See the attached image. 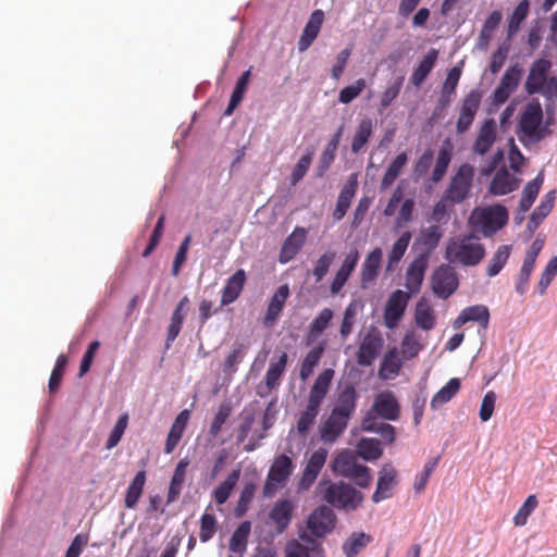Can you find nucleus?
Instances as JSON below:
<instances>
[{"instance_id": "nucleus-1", "label": "nucleus", "mask_w": 557, "mask_h": 557, "mask_svg": "<svg viewBox=\"0 0 557 557\" xmlns=\"http://www.w3.org/2000/svg\"><path fill=\"white\" fill-rule=\"evenodd\" d=\"M334 377V370L324 369L315 379L311 386L307 399V405L302 409L297 419L296 429L300 437H306L310 429L315 423V420L320 413L321 405L324 401L332 380Z\"/></svg>"}, {"instance_id": "nucleus-2", "label": "nucleus", "mask_w": 557, "mask_h": 557, "mask_svg": "<svg viewBox=\"0 0 557 557\" xmlns=\"http://www.w3.org/2000/svg\"><path fill=\"white\" fill-rule=\"evenodd\" d=\"M485 257L483 244L474 240L472 235L451 237L446 245L445 259L450 264L474 267Z\"/></svg>"}, {"instance_id": "nucleus-3", "label": "nucleus", "mask_w": 557, "mask_h": 557, "mask_svg": "<svg viewBox=\"0 0 557 557\" xmlns=\"http://www.w3.org/2000/svg\"><path fill=\"white\" fill-rule=\"evenodd\" d=\"M318 488L322 499L339 510L354 511L363 502L362 493L345 482L321 481Z\"/></svg>"}, {"instance_id": "nucleus-4", "label": "nucleus", "mask_w": 557, "mask_h": 557, "mask_svg": "<svg viewBox=\"0 0 557 557\" xmlns=\"http://www.w3.org/2000/svg\"><path fill=\"white\" fill-rule=\"evenodd\" d=\"M542 123L543 110L541 103L539 101L529 102L521 112L517 125L518 139L524 146L541 141L547 134Z\"/></svg>"}, {"instance_id": "nucleus-5", "label": "nucleus", "mask_w": 557, "mask_h": 557, "mask_svg": "<svg viewBox=\"0 0 557 557\" xmlns=\"http://www.w3.org/2000/svg\"><path fill=\"white\" fill-rule=\"evenodd\" d=\"M474 231L484 237H491L508 223V211L503 205L475 208L469 219Z\"/></svg>"}, {"instance_id": "nucleus-6", "label": "nucleus", "mask_w": 557, "mask_h": 557, "mask_svg": "<svg viewBox=\"0 0 557 557\" xmlns=\"http://www.w3.org/2000/svg\"><path fill=\"white\" fill-rule=\"evenodd\" d=\"M473 177V166L469 163L461 164L450 178V182L443 195H445L446 198H449L453 203H461L470 194Z\"/></svg>"}, {"instance_id": "nucleus-7", "label": "nucleus", "mask_w": 557, "mask_h": 557, "mask_svg": "<svg viewBox=\"0 0 557 557\" xmlns=\"http://www.w3.org/2000/svg\"><path fill=\"white\" fill-rule=\"evenodd\" d=\"M294 469L293 460L286 455H278L275 457L263 486V495L272 497L278 487L283 485Z\"/></svg>"}, {"instance_id": "nucleus-8", "label": "nucleus", "mask_w": 557, "mask_h": 557, "mask_svg": "<svg viewBox=\"0 0 557 557\" xmlns=\"http://www.w3.org/2000/svg\"><path fill=\"white\" fill-rule=\"evenodd\" d=\"M431 286L437 297L447 299L459 286L455 269L449 264L440 265L431 276Z\"/></svg>"}, {"instance_id": "nucleus-9", "label": "nucleus", "mask_w": 557, "mask_h": 557, "mask_svg": "<svg viewBox=\"0 0 557 557\" xmlns=\"http://www.w3.org/2000/svg\"><path fill=\"white\" fill-rule=\"evenodd\" d=\"M481 100L482 95L478 89H473L465 96L456 123L457 134L461 135L470 129L479 111Z\"/></svg>"}, {"instance_id": "nucleus-10", "label": "nucleus", "mask_w": 557, "mask_h": 557, "mask_svg": "<svg viewBox=\"0 0 557 557\" xmlns=\"http://www.w3.org/2000/svg\"><path fill=\"white\" fill-rule=\"evenodd\" d=\"M336 522V516L330 507L322 505L315 508L307 520V528L317 537L330 533Z\"/></svg>"}, {"instance_id": "nucleus-11", "label": "nucleus", "mask_w": 557, "mask_h": 557, "mask_svg": "<svg viewBox=\"0 0 557 557\" xmlns=\"http://www.w3.org/2000/svg\"><path fill=\"white\" fill-rule=\"evenodd\" d=\"M384 345L382 335L379 332H368L357 351V363L361 367H370L379 357Z\"/></svg>"}, {"instance_id": "nucleus-12", "label": "nucleus", "mask_w": 557, "mask_h": 557, "mask_svg": "<svg viewBox=\"0 0 557 557\" xmlns=\"http://www.w3.org/2000/svg\"><path fill=\"white\" fill-rule=\"evenodd\" d=\"M409 298L410 295L400 289L389 295L384 311V323L386 327L394 329L397 326L405 313Z\"/></svg>"}, {"instance_id": "nucleus-13", "label": "nucleus", "mask_w": 557, "mask_h": 557, "mask_svg": "<svg viewBox=\"0 0 557 557\" xmlns=\"http://www.w3.org/2000/svg\"><path fill=\"white\" fill-rule=\"evenodd\" d=\"M398 483L397 470L389 463L382 467L376 483V488L372 495V502L377 504L393 496V490Z\"/></svg>"}, {"instance_id": "nucleus-14", "label": "nucleus", "mask_w": 557, "mask_h": 557, "mask_svg": "<svg viewBox=\"0 0 557 557\" xmlns=\"http://www.w3.org/2000/svg\"><path fill=\"white\" fill-rule=\"evenodd\" d=\"M371 412L382 419L396 421L400 416V406L392 392L384 391L375 396Z\"/></svg>"}, {"instance_id": "nucleus-15", "label": "nucleus", "mask_w": 557, "mask_h": 557, "mask_svg": "<svg viewBox=\"0 0 557 557\" xmlns=\"http://www.w3.org/2000/svg\"><path fill=\"white\" fill-rule=\"evenodd\" d=\"M350 419L331 410L320 426V437L325 444H334L347 429Z\"/></svg>"}, {"instance_id": "nucleus-16", "label": "nucleus", "mask_w": 557, "mask_h": 557, "mask_svg": "<svg viewBox=\"0 0 557 557\" xmlns=\"http://www.w3.org/2000/svg\"><path fill=\"white\" fill-rule=\"evenodd\" d=\"M327 458V450L323 447L318 448L310 456L299 481L300 490H308L317 480Z\"/></svg>"}, {"instance_id": "nucleus-17", "label": "nucleus", "mask_w": 557, "mask_h": 557, "mask_svg": "<svg viewBox=\"0 0 557 557\" xmlns=\"http://www.w3.org/2000/svg\"><path fill=\"white\" fill-rule=\"evenodd\" d=\"M552 67L549 60L541 58L536 60L530 69L527 82L525 90L529 95H534L543 91L544 85L547 81L548 72Z\"/></svg>"}, {"instance_id": "nucleus-18", "label": "nucleus", "mask_w": 557, "mask_h": 557, "mask_svg": "<svg viewBox=\"0 0 557 557\" xmlns=\"http://www.w3.org/2000/svg\"><path fill=\"white\" fill-rule=\"evenodd\" d=\"M522 71L518 66L509 67L503 75L499 85L493 92L495 104L505 103L519 85Z\"/></svg>"}, {"instance_id": "nucleus-19", "label": "nucleus", "mask_w": 557, "mask_h": 557, "mask_svg": "<svg viewBox=\"0 0 557 557\" xmlns=\"http://www.w3.org/2000/svg\"><path fill=\"white\" fill-rule=\"evenodd\" d=\"M358 397L356 387L350 383L346 384L339 388L332 411L351 419L357 409Z\"/></svg>"}, {"instance_id": "nucleus-20", "label": "nucleus", "mask_w": 557, "mask_h": 557, "mask_svg": "<svg viewBox=\"0 0 557 557\" xmlns=\"http://www.w3.org/2000/svg\"><path fill=\"white\" fill-rule=\"evenodd\" d=\"M289 294H290L289 287L287 284H283V285L278 286L277 289L274 292V294L272 295V297L269 300V304L267 306V310H265V313L263 317V324L265 326L271 327L277 322V320L285 307V302L289 297Z\"/></svg>"}, {"instance_id": "nucleus-21", "label": "nucleus", "mask_w": 557, "mask_h": 557, "mask_svg": "<svg viewBox=\"0 0 557 557\" xmlns=\"http://www.w3.org/2000/svg\"><path fill=\"white\" fill-rule=\"evenodd\" d=\"M307 233L305 227L297 226L294 228L282 245L278 256L281 263H287L295 258L306 242Z\"/></svg>"}, {"instance_id": "nucleus-22", "label": "nucleus", "mask_w": 557, "mask_h": 557, "mask_svg": "<svg viewBox=\"0 0 557 557\" xmlns=\"http://www.w3.org/2000/svg\"><path fill=\"white\" fill-rule=\"evenodd\" d=\"M496 131L497 127L494 119L485 120L479 128L472 146V151L479 156L487 153L496 140Z\"/></svg>"}, {"instance_id": "nucleus-23", "label": "nucleus", "mask_w": 557, "mask_h": 557, "mask_svg": "<svg viewBox=\"0 0 557 557\" xmlns=\"http://www.w3.org/2000/svg\"><path fill=\"white\" fill-rule=\"evenodd\" d=\"M323 22H324V12L320 9L314 10L311 13V15L302 30V34L298 40V51L299 52H305L309 49V47L312 45V42L317 39Z\"/></svg>"}, {"instance_id": "nucleus-24", "label": "nucleus", "mask_w": 557, "mask_h": 557, "mask_svg": "<svg viewBox=\"0 0 557 557\" xmlns=\"http://www.w3.org/2000/svg\"><path fill=\"white\" fill-rule=\"evenodd\" d=\"M359 261V252L357 249L350 250L344 258L341 268L337 270L332 283H331V293L333 295L338 294L342 288L345 286L349 276L354 272L357 263Z\"/></svg>"}, {"instance_id": "nucleus-25", "label": "nucleus", "mask_w": 557, "mask_h": 557, "mask_svg": "<svg viewBox=\"0 0 557 557\" xmlns=\"http://www.w3.org/2000/svg\"><path fill=\"white\" fill-rule=\"evenodd\" d=\"M521 180L512 175L506 168H502L491 181L488 190L494 196L507 195L516 190Z\"/></svg>"}, {"instance_id": "nucleus-26", "label": "nucleus", "mask_w": 557, "mask_h": 557, "mask_svg": "<svg viewBox=\"0 0 557 557\" xmlns=\"http://www.w3.org/2000/svg\"><path fill=\"white\" fill-rule=\"evenodd\" d=\"M358 188L357 175L351 174L345 184V186L339 191L336 207L333 211L334 221H341L347 213V210L350 207L351 200L356 195Z\"/></svg>"}, {"instance_id": "nucleus-27", "label": "nucleus", "mask_w": 557, "mask_h": 557, "mask_svg": "<svg viewBox=\"0 0 557 557\" xmlns=\"http://www.w3.org/2000/svg\"><path fill=\"white\" fill-rule=\"evenodd\" d=\"M246 281V272L243 269H238L231 275L222 289L221 306L233 304L240 296Z\"/></svg>"}, {"instance_id": "nucleus-28", "label": "nucleus", "mask_w": 557, "mask_h": 557, "mask_svg": "<svg viewBox=\"0 0 557 557\" xmlns=\"http://www.w3.org/2000/svg\"><path fill=\"white\" fill-rule=\"evenodd\" d=\"M428 255H420L408 267L406 272V287L410 293H418L428 269Z\"/></svg>"}, {"instance_id": "nucleus-29", "label": "nucleus", "mask_w": 557, "mask_h": 557, "mask_svg": "<svg viewBox=\"0 0 557 557\" xmlns=\"http://www.w3.org/2000/svg\"><path fill=\"white\" fill-rule=\"evenodd\" d=\"M467 322H478L486 329L490 322V311L486 306L475 305L465 308L453 322L454 329H459Z\"/></svg>"}, {"instance_id": "nucleus-30", "label": "nucleus", "mask_w": 557, "mask_h": 557, "mask_svg": "<svg viewBox=\"0 0 557 557\" xmlns=\"http://www.w3.org/2000/svg\"><path fill=\"white\" fill-rule=\"evenodd\" d=\"M453 150H454V146H453L451 141L448 138L445 139L438 150V153H437V157L435 160V165L431 173L430 181L432 183L437 184L444 178V176L447 172V169L453 159Z\"/></svg>"}, {"instance_id": "nucleus-31", "label": "nucleus", "mask_w": 557, "mask_h": 557, "mask_svg": "<svg viewBox=\"0 0 557 557\" xmlns=\"http://www.w3.org/2000/svg\"><path fill=\"white\" fill-rule=\"evenodd\" d=\"M383 251L380 247L374 248L370 251L363 263L361 269L360 281L362 287H367L370 283H372L379 275V270L381 268Z\"/></svg>"}, {"instance_id": "nucleus-32", "label": "nucleus", "mask_w": 557, "mask_h": 557, "mask_svg": "<svg viewBox=\"0 0 557 557\" xmlns=\"http://www.w3.org/2000/svg\"><path fill=\"white\" fill-rule=\"evenodd\" d=\"M190 419V411L188 409L182 410L177 417L175 418L170 432L168 434L165 446H164V453L171 454L178 445L184 431L187 426V423Z\"/></svg>"}, {"instance_id": "nucleus-33", "label": "nucleus", "mask_w": 557, "mask_h": 557, "mask_svg": "<svg viewBox=\"0 0 557 557\" xmlns=\"http://www.w3.org/2000/svg\"><path fill=\"white\" fill-rule=\"evenodd\" d=\"M294 505L289 499L278 500L271 509L269 517L276 527L277 532H283L293 518Z\"/></svg>"}, {"instance_id": "nucleus-34", "label": "nucleus", "mask_w": 557, "mask_h": 557, "mask_svg": "<svg viewBox=\"0 0 557 557\" xmlns=\"http://www.w3.org/2000/svg\"><path fill=\"white\" fill-rule=\"evenodd\" d=\"M343 131H344V126L342 125L335 132V134L331 137L325 149L323 150V152L320 157V160H319L318 168H317V176L318 177H322L325 174V172L329 170L331 164L333 163V161L336 157V151H337L338 145L341 143Z\"/></svg>"}, {"instance_id": "nucleus-35", "label": "nucleus", "mask_w": 557, "mask_h": 557, "mask_svg": "<svg viewBox=\"0 0 557 557\" xmlns=\"http://www.w3.org/2000/svg\"><path fill=\"white\" fill-rule=\"evenodd\" d=\"M287 362L288 355L286 352H282L277 360H271L264 375V383L268 391L276 389L280 386Z\"/></svg>"}, {"instance_id": "nucleus-36", "label": "nucleus", "mask_w": 557, "mask_h": 557, "mask_svg": "<svg viewBox=\"0 0 557 557\" xmlns=\"http://www.w3.org/2000/svg\"><path fill=\"white\" fill-rule=\"evenodd\" d=\"M361 429L366 432L380 434L386 443L391 444L395 441V428L392 424L376 421L371 411L362 419Z\"/></svg>"}, {"instance_id": "nucleus-37", "label": "nucleus", "mask_w": 557, "mask_h": 557, "mask_svg": "<svg viewBox=\"0 0 557 557\" xmlns=\"http://www.w3.org/2000/svg\"><path fill=\"white\" fill-rule=\"evenodd\" d=\"M373 541L371 534L352 532L343 543L342 549L346 557H357Z\"/></svg>"}, {"instance_id": "nucleus-38", "label": "nucleus", "mask_w": 557, "mask_h": 557, "mask_svg": "<svg viewBox=\"0 0 557 557\" xmlns=\"http://www.w3.org/2000/svg\"><path fill=\"white\" fill-rule=\"evenodd\" d=\"M438 58V51L436 49H431L423 57L418 66L413 70L410 82L413 86L420 87L423 82L426 79L428 75L433 70Z\"/></svg>"}, {"instance_id": "nucleus-39", "label": "nucleus", "mask_w": 557, "mask_h": 557, "mask_svg": "<svg viewBox=\"0 0 557 557\" xmlns=\"http://www.w3.org/2000/svg\"><path fill=\"white\" fill-rule=\"evenodd\" d=\"M403 368V360L396 347L389 349L383 357L379 370V376L382 380H388L399 374Z\"/></svg>"}, {"instance_id": "nucleus-40", "label": "nucleus", "mask_w": 557, "mask_h": 557, "mask_svg": "<svg viewBox=\"0 0 557 557\" xmlns=\"http://www.w3.org/2000/svg\"><path fill=\"white\" fill-rule=\"evenodd\" d=\"M414 321L418 327L423 331H431L436 323L432 306L424 299H420L414 308Z\"/></svg>"}, {"instance_id": "nucleus-41", "label": "nucleus", "mask_w": 557, "mask_h": 557, "mask_svg": "<svg viewBox=\"0 0 557 557\" xmlns=\"http://www.w3.org/2000/svg\"><path fill=\"white\" fill-rule=\"evenodd\" d=\"M188 465H189V461L186 458L181 459L178 461V463L176 465V468L174 470V473H173L171 482H170L168 497H166V504L174 503L178 498V496L182 492V487H183L185 478H186V469H187Z\"/></svg>"}, {"instance_id": "nucleus-42", "label": "nucleus", "mask_w": 557, "mask_h": 557, "mask_svg": "<svg viewBox=\"0 0 557 557\" xmlns=\"http://www.w3.org/2000/svg\"><path fill=\"white\" fill-rule=\"evenodd\" d=\"M543 182L544 176L540 173L534 180L524 186L519 201V213H525L529 211L540 193Z\"/></svg>"}, {"instance_id": "nucleus-43", "label": "nucleus", "mask_w": 557, "mask_h": 557, "mask_svg": "<svg viewBox=\"0 0 557 557\" xmlns=\"http://www.w3.org/2000/svg\"><path fill=\"white\" fill-rule=\"evenodd\" d=\"M324 349L325 343L323 342L306 354L299 369V377L302 381H306L313 373L314 368L319 364L323 356Z\"/></svg>"}, {"instance_id": "nucleus-44", "label": "nucleus", "mask_w": 557, "mask_h": 557, "mask_svg": "<svg viewBox=\"0 0 557 557\" xmlns=\"http://www.w3.org/2000/svg\"><path fill=\"white\" fill-rule=\"evenodd\" d=\"M333 317L334 312L330 308H324L320 311L309 326L307 344L315 341L329 327Z\"/></svg>"}, {"instance_id": "nucleus-45", "label": "nucleus", "mask_w": 557, "mask_h": 557, "mask_svg": "<svg viewBox=\"0 0 557 557\" xmlns=\"http://www.w3.org/2000/svg\"><path fill=\"white\" fill-rule=\"evenodd\" d=\"M408 162V154L406 152H400L397 157L389 163L385 174L381 181V190H386L389 188L394 182L397 180L404 168Z\"/></svg>"}, {"instance_id": "nucleus-46", "label": "nucleus", "mask_w": 557, "mask_h": 557, "mask_svg": "<svg viewBox=\"0 0 557 557\" xmlns=\"http://www.w3.org/2000/svg\"><path fill=\"white\" fill-rule=\"evenodd\" d=\"M250 531L251 523L249 521H244L236 528L230 540V550L233 554H245Z\"/></svg>"}, {"instance_id": "nucleus-47", "label": "nucleus", "mask_w": 557, "mask_h": 557, "mask_svg": "<svg viewBox=\"0 0 557 557\" xmlns=\"http://www.w3.org/2000/svg\"><path fill=\"white\" fill-rule=\"evenodd\" d=\"M146 483V471H138L127 487L125 495V507L128 509H133L136 507Z\"/></svg>"}, {"instance_id": "nucleus-48", "label": "nucleus", "mask_w": 557, "mask_h": 557, "mask_svg": "<svg viewBox=\"0 0 557 557\" xmlns=\"http://www.w3.org/2000/svg\"><path fill=\"white\" fill-rule=\"evenodd\" d=\"M300 539L307 544L304 545L298 541H292L286 547V557H310L309 550H314L320 544L307 534H301Z\"/></svg>"}, {"instance_id": "nucleus-49", "label": "nucleus", "mask_w": 557, "mask_h": 557, "mask_svg": "<svg viewBox=\"0 0 557 557\" xmlns=\"http://www.w3.org/2000/svg\"><path fill=\"white\" fill-rule=\"evenodd\" d=\"M250 75L251 71L249 69L245 71L238 78L235 88L231 95L228 106L224 112L225 115H231L234 112V110L238 107V104L242 102L250 79Z\"/></svg>"}, {"instance_id": "nucleus-50", "label": "nucleus", "mask_w": 557, "mask_h": 557, "mask_svg": "<svg viewBox=\"0 0 557 557\" xmlns=\"http://www.w3.org/2000/svg\"><path fill=\"white\" fill-rule=\"evenodd\" d=\"M460 380L457 377L450 379L445 386H443L432 398L431 407L437 409L442 405L448 403L460 389Z\"/></svg>"}, {"instance_id": "nucleus-51", "label": "nucleus", "mask_w": 557, "mask_h": 557, "mask_svg": "<svg viewBox=\"0 0 557 557\" xmlns=\"http://www.w3.org/2000/svg\"><path fill=\"white\" fill-rule=\"evenodd\" d=\"M373 122L371 119L366 117L360 121L357 132L351 141V151L358 153L363 146L368 143L372 135Z\"/></svg>"}, {"instance_id": "nucleus-52", "label": "nucleus", "mask_w": 557, "mask_h": 557, "mask_svg": "<svg viewBox=\"0 0 557 557\" xmlns=\"http://www.w3.org/2000/svg\"><path fill=\"white\" fill-rule=\"evenodd\" d=\"M240 472L234 470L219 486L213 491V498L218 505H223L227 502L233 488L235 487Z\"/></svg>"}, {"instance_id": "nucleus-53", "label": "nucleus", "mask_w": 557, "mask_h": 557, "mask_svg": "<svg viewBox=\"0 0 557 557\" xmlns=\"http://www.w3.org/2000/svg\"><path fill=\"white\" fill-rule=\"evenodd\" d=\"M442 236L443 232L437 225L423 228L418 237V243L426 248L423 255H428L429 257L431 251L438 246Z\"/></svg>"}, {"instance_id": "nucleus-54", "label": "nucleus", "mask_w": 557, "mask_h": 557, "mask_svg": "<svg viewBox=\"0 0 557 557\" xmlns=\"http://www.w3.org/2000/svg\"><path fill=\"white\" fill-rule=\"evenodd\" d=\"M510 253H511L510 245L499 246L488 262V265L486 269L487 275L491 277L497 275L502 271V269L505 267V264L507 263Z\"/></svg>"}, {"instance_id": "nucleus-55", "label": "nucleus", "mask_w": 557, "mask_h": 557, "mask_svg": "<svg viewBox=\"0 0 557 557\" xmlns=\"http://www.w3.org/2000/svg\"><path fill=\"white\" fill-rule=\"evenodd\" d=\"M411 240V233L409 231L404 232L399 238L394 243L392 250L388 253L387 269H392L404 257Z\"/></svg>"}, {"instance_id": "nucleus-56", "label": "nucleus", "mask_w": 557, "mask_h": 557, "mask_svg": "<svg viewBox=\"0 0 557 557\" xmlns=\"http://www.w3.org/2000/svg\"><path fill=\"white\" fill-rule=\"evenodd\" d=\"M556 199V191H548L541 203L534 209L530 216V224L532 223L534 227L537 225L549 214L554 207V202Z\"/></svg>"}, {"instance_id": "nucleus-57", "label": "nucleus", "mask_w": 557, "mask_h": 557, "mask_svg": "<svg viewBox=\"0 0 557 557\" xmlns=\"http://www.w3.org/2000/svg\"><path fill=\"white\" fill-rule=\"evenodd\" d=\"M357 454L364 460H376L382 455L380 442L375 438H362L357 445Z\"/></svg>"}, {"instance_id": "nucleus-58", "label": "nucleus", "mask_w": 557, "mask_h": 557, "mask_svg": "<svg viewBox=\"0 0 557 557\" xmlns=\"http://www.w3.org/2000/svg\"><path fill=\"white\" fill-rule=\"evenodd\" d=\"M357 462V457L351 451L343 450L334 458L332 469L335 473L345 478Z\"/></svg>"}, {"instance_id": "nucleus-59", "label": "nucleus", "mask_w": 557, "mask_h": 557, "mask_svg": "<svg viewBox=\"0 0 557 557\" xmlns=\"http://www.w3.org/2000/svg\"><path fill=\"white\" fill-rule=\"evenodd\" d=\"M218 530V521L213 513L205 512L200 518L199 539L202 543L210 541Z\"/></svg>"}, {"instance_id": "nucleus-60", "label": "nucleus", "mask_w": 557, "mask_h": 557, "mask_svg": "<svg viewBox=\"0 0 557 557\" xmlns=\"http://www.w3.org/2000/svg\"><path fill=\"white\" fill-rule=\"evenodd\" d=\"M539 500L535 495H529L522 506L518 509L513 517V523L517 527H523L528 522V518L537 507Z\"/></svg>"}, {"instance_id": "nucleus-61", "label": "nucleus", "mask_w": 557, "mask_h": 557, "mask_svg": "<svg viewBox=\"0 0 557 557\" xmlns=\"http://www.w3.org/2000/svg\"><path fill=\"white\" fill-rule=\"evenodd\" d=\"M232 413V406L228 403H223L219 406L218 412L215 413L210 429L209 434L213 437L218 436L221 432L223 424L227 421Z\"/></svg>"}, {"instance_id": "nucleus-62", "label": "nucleus", "mask_w": 557, "mask_h": 557, "mask_svg": "<svg viewBox=\"0 0 557 557\" xmlns=\"http://www.w3.org/2000/svg\"><path fill=\"white\" fill-rule=\"evenodd\" d=\"M528 13H529V1L522 0L515 8V11L512 12V15L510 16V20L508 23V35L509 36L513 35L518 32L520 24L525 20Z\"/></svg>"}, {"instance_id": "nucleus-63", "label": "nucleus", "mask_w": 557, "mask_h": 557, "mask_svg": "<svg viewBox=\"0 0 557 557\" xmlns=\"http://www.w3.org/2000/svg\"><path fill=\"white\" fill-rule=\"evenodd\" d=\"M313 159V151L309 150L306 154H304L296 165L293 169V172L290 174V185L295 186L297 185L306 175L308 172L310 164Z\"/></svg>"}, {"instance_id": "nucleus-64", "label": "nucleus", "mask_w": 557, "mask_h": 557, "mask_svg": "<svg viewBox=\"0 0 557 557\" xmlns=\"http://www.w3.org/2000/svg\"><path fill=\"white\" fill-rule=\"evenodd\" d=\"M367 84L363 78L357 79L352 85L344 87L338 94V101L343 104L350 103L366 88Z\"/></svg>"}]
</instances>
